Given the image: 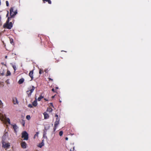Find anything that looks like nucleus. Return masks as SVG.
I'll return each mask as SVG.
<instances>
[{"label": "nucleus", "instance_id": "f257e3e1", "mask_svg": "<svg viewBox=\"0 0 151 151\" xmlns=\"http://www.w3.org/2000/svg\"><path fill=\"white\" fill-rule=\"evenodd\" d=\"M10 20V18L8 17L6 22L3 26V27L4 28L9 29H11L12 28L13 26V24L12 22H9Z\"/></svg>", "mask_w": 151, "mask_h": 151}, {"label": "nucleus", "instance_id": "f03ea898", "mask_svg": "<svg viewBox=\"0 0 151 151\" xmlns=\"http://www.w3.org/2000/svg\"><path fill=\"white\" fill-rule=\"evenodd\" d=\"M14 7H11L10 10V17H9L10 18V19L12 18H14V16L17 14V10L16 9L14 11Z\"/></svg>", "mask_w": 151, "mask_h": 151}, {"label": "nucleus", "instance_id": "7ed1b4c3", "mask_svg": "<svg viewBox=\"0 0 151 151\" xmlns=\"http://www.w3.org/2000/svg\"><path fill=\"white\" fill-rule=\"evenodd\" d=\"M22 138H24V139L25 140H27L28 139V134L26 131L23 132H22Z\"/></svg>", "mask_w": 151, "mask_h": 151}, {"label": "nucleus", "instance_id": "20e7f679", "mask_svg": "<svg viewBox=\"0 0 151 151\" xmlns=\"http://www.w3.org/2000/svg\"><path fill=\"white\" fill-rule=\"evenodd\" d=\"M35 88L33 86L30 87L28 88V90L27 91V93L28 94H31L34 91Z\"/></svg>", "mask_w": 151, "mask_h": 151}, {"label": "nucleus", "instance_id": "39448f33", "mask_svg": "<svg viewBox=\"0 0 151 151\" xmlns=\"http://www.w3.org/2000/svg\"><path fill=\"white\" fill-rule=\"evenodd\" d=\"M1 120L2 121H5V122H7L9 124H10L9 119L8 118H6V116H3V119Z\"/></svg>", "mask_w": 151, "mask_h": 151}, {"label": "nucleus", "instance_id": "423d86ee", "mask_svg": "<svg viewBox=\"0 0 151 151\" xmlns=\"http://www.w3.org/2000/svg\"><path fill=\"white\" fill-rule=\"evenodd\" d=\"M10 146L9 144V143H6L4 142L2 143V147L4 148H8Z\"/></svg>", "mask_w": 151, "mask_h": 151}, {"label": "nucleus", "instance_id": "0eeeda50", "mask_svg": "<svg viewBox=\"0 0 151 151\" xmlns=\"http://www.w3.org/2000/svg\"><path fill=\"white\" fill-rule=\"evenodd\" d=\"M33 70L30 71L29 73V75L31 78V80H32L33 78Z\"/></svg>", "mask_w": 151, "mask_h": 151}, {"label": "nucleus", "instance_id": "6e6552de", "mask_svg": "<svg viewBox=\"0 0 151 151\" xmlns=\"http://www.w3.org/2000/svg\"><path fill=\"white\" fill-rule=\"evenodd\" d=\"M22 147L23 148H25L26 147V143L24 142H22L21 143Z\"/></svg>", "mask_w": 151, "mask_h": 151}, {"label": "nucleus", "instance_id": "1a4fd4ad", "mask_svg": "<svg viewBox=\"0 0 151 151\" xmlns=\"http://www.w3.org/2000/svg\"><path fill=\"white\" fill-rule=\"evenodd\" d=\"M13 102L14 104H16L18 103V102L16 98H14L13 99Z\"/></svg>", "mask_w": 151, "mask_h": 151}, {"label": "nucleus", "instance_id": "9d476101", "mask_svg": "<svg viewBox=\"0 0 151 151\" xmlns=\"http://www.w3.org/2000/svg\"><path fill=\"white\" fill-rule=\"evenodd\" d=\"M24 81V79L23 78H22L19 79V81L18 83L19 84H20L22 83Z\"/></svg>", "mask_w": 151, "mask_h": 151}, {"label": "nucleus", "instance_id": "9b49d317", "mask_svg": "<svg viewBox=\"0 0 151 151\" xmlns=\"http://www.w3.org/2000/svg\"><path fill=\"white\" fill-rule=\"evenodd\" d=\"M44 118L45 119H47L49 118V116L48 114L46 112H45L44 113Z\"/></svg>", "mask_w": 151, "mask_h": 151}, {"label": "nucleus", "instance_id": "f8f14e48", "mask_svg": "<svg viewBox=\"0 0 151 151\" xmlns=\"http://www.w3.org/2000/svg\"><path fill=\"white\" fill-rule=\"evenodd\" d=\"M37 105V101L36 99L32 103V105L34 106H36Z\"/></svg>", "mask_w": 151, "mask_h": 151}, {"label": "nucleus", "instance_id": "ddd939ff", "mask_svg": "<svg viewBox=\"0 0 151 151\" xmlns=\"http://www.w3.org/2000/svg\"><path fill=\"white\" fill-rule=\"evenodd\" d=\"M44 145V140H43L42 141V142L40 144L38 145V147L40 148H41Z\"/></svg>", "mask_w": 151, "mask_h": 151}, {"label": "nucleus", "instance_id": "4468645a", "mask_svg": "<svg viewBox=\"0 0 151 151\" xmlns=\"http://www.w3.org/2000/svg\"><path fill=\"white\" fill-rule=\"evenodd\" d=\"M44 3H45V1L47 2L48 4H50L51 3V1L50 0H42Z\"/></svg>", "mask_w": 151, "mask_h": 151}, {"label": "nucleus", "instance_id": "2eb2a0df", "mask_svg": "<svg viewBox=\"0 0 151 151\" xmlns=\"http://www.w3.org/2000/svg\"><path fill=\"white\" fill-rule=\"evenodd\" d=\"M13 128L14 130V131L16 132V130L17 129V127L16 124L13 125Z\"/></svg>", "mask_w": 151, "mask_h": 151}, {"label": "nucleus", "instance_id": "dca6fc26", "mask_svg": "<svg viewBox=\"0 0 151 151\" xmlns=\"http://www.w3.org/2000/svg\"><path fill=\"white\" fill-rule=\"evenodd\" d=\"M10 43L12 44L13 45H14V40L12 39V38L10 39Z\"/></svg>", "mask_w": 151, "mask_h": 151}, {"label": "nucleus", "instance_id": "f3484780", "mask_svg": "<svg viewBox=\"0 0 151 151\" xmlns=\"http://www.w3.org/2000/svg\"><path fill=\"white\" fill-rule=\"evenodd\" d=\"M11 74V73L10 71L9 70H8L7 71V73L6 74V76H10V75Z\"/></svg>", "mask_w": 151, "mask_h": 151}, {"label": "nucleus", "instance_id": "a211bd4d", "mask_svg": "<svg viewBox=\"0 0 151 151\" xmlns=\"http://www.w3.org/2000/svg\"><path fill=\"white\" fill-rule=\"evenodd\" d=\"M43 73V70L41 69H40L39 71V73L40 74H41L42 73Z\"/></svg>", "mask_w": 151, "mask_h": 151}, {"label": "nucleus", "instance_id": "6ab92c4d", "mask_svg": "<svg viewBox=\"0 0 151 151\" xmlns=\"http://www.w3.org/2000/svg\"><path fill=\"white\" fill-rule=\"evenodd\" d=\"M47 111L48 112H51L52 111V109L51 108H49L47 109Z\"/></svg>", "mask_w": 151, "mask_h": 151}, {"label": "nucleus", "instance_id": "aec40b11", "mask_svg": "<svg viewBox=\"0 0 151 151\" xmlns=\"http://www.w3.org/2000/svg\"><path fill=\"white\" fill-rule=\"evenodd\" d=\"M3 114L0 113V119L1 120L3 119Z\"/></svg>", "mask_w": 151, "mask_h": 151}, {"label": "nucleus", "instance_id": "412c9836", "mask_svg": "<svg viewBox=\"0 0 151 151\" xmlns=\"http://www.w3.org/2000/svg\"><path fill=\"white\" fill-rule=\"evenodd\" d=\"M63 132L62 131H60L59 133V135L60 136H61L63 134Z\"/></svg>", "mask_w": 151, "mask_h": 151}, {"label": "nucleus", "instance_id": "4be33fe9", "mask_svg": "<svg viewBox=\"0 0 151 151\" xmlns=\"http://www.w3.org/2000/svg\"><path fill=\"white\" fill-rule=\"evenodd\" d=\"M55 89H54V88H52V91H53V92H57V90H56V89H57V87H55Z\"/></svg>", "mask_w": 151, "mask_h": 151}, {"label": "nucleus", "instance_id": "5701e85b", "mask_svg": "<svg viewBox=\"0 0 151 151\" xmlns=\"http://www.w3.org/2000/svg\"><path fill=\"white\" fill-rule=\"evenodd\" d=\"M57 125V123H56V122H55V124H54V129L55 131L56 129V126Z\"/></svg>", "mask_w": 151, "mask_h": 151}, {"label": "nucleus", "instance_id": "b1692460", "mask_svg": "<svg viewBox=\"0 0 151 151\" xmlns=\"http://www.w3.org/2000/svg\"><path fill=\"white\" fill-rule=\"evenodd\" d=\"M26 119L28 120H29L30 119V116L29 115H27L26 117Z\"/></svg>", "mask_w": 151, "mask_h": 151}, {"label": "nucleus", "instance_id": "393cba45", "mask_svg": "<svg viewBox=\"0 0 151 151\" xmlns=\"http://www.w3.org/2000/svg\"><path fill=\"white\" fill-rule=\"evenodd\" d=\"M6 6H9V4L8 1H6Z\"/></svg>", "mask_w": 151, "mask_h": 151}, {"label": "nucleus", "instance_id": "a878e982", "mask_svg": "<svg viewBox=\"0 0 151 151\" xmlns=\"http://www.w3.org/2000/svg\"><path fill=\"white\" fill-rule=\"evenodd\" d=\"M28 107L30 108H32V106L31 104H29L28 105Z\"/></svg>", "mask_w": 151, "mask_h": 151}, {"label": "nucleus", "instance_id": "bb28decb", "mask_svg": "<svg viewBox=\"0 0 151 151\" xmlns=\"http://www.w3.org/2000/svg\"><path fill=\"white\" fill-rule=\"evenodd\" d=\"M12 67L13 68L14 71L16 70V66L15 65H13L12 66Z\"/></svg>", "mask_w": 151, "mask_h": 151}, {"label": "nucleus", "instance_id": "cd10ccee", "mask_svg": "<svg viewBox=\"0 0 151 151\" xmlns=\"http://www.w3.org/2000/svg\"><path fill=\"white\" fill-rule=\"evenodd\" d=\"M7 14L6 15V17H8V15H9V11H7Z\"/></svg>", "mask_w": 151, "mask_h": 151}, {"label": "nucleus", "instance_id": "c85d7f7f", "mask_svg": "<svg viewBox=\"0 0 151 151\" xmlns=\"http://www.w3.org/2000/svg\"><path fill=\"white\" fill-rule=\"evenodd\" d=\"M41 97H39L38 98V99H37V100L38 101H40L41 100Z\"/></svg>", "mask_w": 151, "mask_h": 151}, {"label": "nucleus", "instance_id": "c756f323", "mask_svg": "<svg viewBox=\"0 0 151 151\" xmlns=\"http://www.w3.org/2000/svg\"><path fill=\"white\" fill-rule=\"evenodd\" d=\"M38 134V132H37L35 134V137L36 136H37Z\"/></svg>", "mask_w": 151, "mask_h": 151}, {"label": "nucleus", "instance_id": "7c9ffc66", "mask_svg": "<svg viewBox=\"0 0 151 151\" xmlns=\"http://www.w3.org/2000/svg\"><path fill=\"white\" fill-rule=\"evenodd\" d=\"M3 103H2V102L1 100H0V105H2Z\"/></svg>", "mask_w": 151, "mask_h": 151}, {"label": "nucleus", "instance_id": "2f4dec72", "mask_svg": "<svg viewBox=\"0 0 151 151\" xmlns=\"http://www.w3.org/2000/svg\"><path fill=\"white\" fill-rule=\"evenodd\" d=\"M74 147H73V149H70V151H72V150H74Z\"/></svg>", "mask_w": 151, "mask_h": 151}, {"label": "nucleus", "instance_id": "473e14b6", "mask_svg": "<svg viewBox=\"0 0 151 151\" xmlns=\"http://www.w3.org/2000/svg\"><path fill=\"white\" fill-rule=\"evenodd\" d=\"M1 74L2 75H3L4 74V72H3L2 73H1Z\"/></svg>", "mask_w": 151, "mask_h": 151}, {"label": "nucleus", "instance_id": "72a5a7b5", "mask_svg": "<svg viewBox=\"0 0 151 151\" xmlns=\"http://www.w3.org/2000/svg\"><path fill=\"white\" fill-rule=\"evenodd\" d=\"M65 139L66 140H67L68 139V138L67 137H66L65 138Z\"/></svg>", "mask_w": 151, "mask_h": 151}, {"label": "nucleus", "instance_id": "f704fd0d", "mask_svg": "<svg viewBox=\"0 0 151 151\" xmlns=\"http://www.w3.org/2000/svg\"><path fill=\"white\" fill-rule=\"evenodd\" d=\"M7 132H5V135L6 136L7 135Z\"/></svg>", "mask_w": 151, "mask_h": 151}, {"label": "nucleus", "instance_id": "c9c22d12", "mask_svg": "<svg viewBox=\"0 0 151 151\" xmlns=\"http://www.w3.org/2000/svg\"><path fill=\"white\" fill-rule=\"evenodd\" d=\"M7 56H5V58H7Z\"/></svg>", "mask_w": 151, "mask_h": 151}, {"label": "nucleus", "instance_id": "e433bc0d", "mask_svg": "<svg viewBox=\"0 0 151 151\" xmlns=\"http://www.w3.org/2000/svg\"><path fill=\"white\" fill-rule=\"evenodd\" d=\"M24 124H23V126H24Z\"/></svg>", "mask_w": 151, "mask_h": 151}, {"label": "nucleus", "instance_id": "4c0bfd02", "mask_svg": "<svg viewBox=\"0 0 151 151\" xmlns=\"http://www.w3.org/2000/svg\"><path fill=\"white\" fill-rule=\"evenodd\" d=\"M1 4V0H0V5Z\"/></svg>", "mask_w": 151, "mask_h": 151}, {"label": "nucleus", "instance_id": "58836bf2", "mask_svg": "<svg viewBox=\"0 0 151 151\" xmlns=\"http://www.w3.org/2000/svg\"><path fill=\"white\" fill-rule=\"evenodd\" d=\"M55 116H57V114H56L55 115Z\"/></svg>", "mask_w": 151, "mask_h": 151}, {"label": "nucleus", "instance_id": "ea45409f", "mask_svg": "<svg viewBox=\"0 0 151 151\" xmlns=\"http://www.w3.org/2000/svg\"><path fill=\"white\" fill-rule=\"evenodd\" d=\"M54 96H52V98H54Z\"/></svg>", "mask_w": 151, "mask_h": 151}, {"label": "nucleus", "instance_id": "a19ab883", "mask_svg": "<svg viewBox=\"0 0 151 151\" xmlns=\"http://www.w3.org/2000/svg\"><path fill=\"white\" fill-rule=\"evenodd\" d=\"M58 122H57V125H58Z\"/></svg>", "mask_w": 151, "mask_h": 151}]
</instances>
